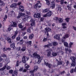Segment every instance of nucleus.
<instances>
[{
  "label": "nucleus",
  "instance_id": "nucleus-17",
  "mask_svg": "<svg viewBox=\"0 0 76 76\" xmlns=\"http://www.w3.org/2000/svg\"><path fill=\"white\" fill-rule=\"evenodd\" d=\"M70 59L72 60V61H74V62H76L75 61V60H76V58L74 56H71L70 57Z\"/></svg>",
  "mask_w": 76,
  "mask_h": 76
},
{
  "label": "nucleus",
  "instance_id": "nucleus-6",
  "mask_svg": "<svg viewBox=\"0 0 76 76\" xmlns=\"http://www.w3.org/2000/svg\"><path fill=\"white\" fill-rule=\"evenodd\" d=\"M19 8L20 10V11H21V12H24V10H25L24 9V7H23V6L20 5V6H19Z\"/></svg>",
  "mask_w": 76,
  "mask_h": 76
},
{
  "label": "nucleus",
  "instance_id": "nucleus-10",
  "mask_svg": "<svg viewBox=\"0 0 76 76\" xmlns=\"http://www.w3.org/2000/svg\"><path fill=\"white\" fill-rule=\"evenodd\" d=\"M11 26L12 27H17L18 26V24L16 22H13V24H11Z\"/></svg>",
  "mask_w": 76,
  "mask_h": 76
},
{
  "label": "nucleus",
  "instance_id": "nucleus-40",
  "mask_svg": "<svg viewBox=\"0 0 76 76\" xmlns=\"http://www.w3.org/2000/svg\"><path fill=\"white\" fill-rule=\"evenodd\" d=\"M60 74L61 75H64V73H66V72H65V71L64 70L62 72H60Z\"/></svg>",
  "mask_w": 76,
  "mask_h": 76
},
{
  "label": "nucleus",
  "instance_id": "nucleus-48",
  "mask_svg": "<svg viewBox=\"0 0 76 76\" xmlns=\"http://www.w3.org/2000/svg\"><path fill=\"white\" fill-rule=\"evenodd\" d=\"M60 20H59V23H61V22H63V20L62 19V18H59Z\"/></svg>",
  "mask_w": 76,
  "mask_h": 76
},
{
  "label": "nucleus",
  "instance_id": "nucleus-59",
  "mask_svg": "<svg viewBox=\"0 0 76 76\" xmlns=\"http://www.w3.org/2000/svg\"><path fill=\"white\" fill-rule=\"evenodd\" d=\"M23 70V67H22L19 69V71L20 72H22Z\"/></svg>",
  "mask_w": 76,
  "mask_h": 76
},
{
  "label": "nucleus",
  "instance_id": "nucleus-53",
  "mask_svg": "<svg viewBox=\"0 0 76 76\" xmlns=\"http://www.w3.org/2000/svg\"><path fill=\"white\" fill-rule=\"evenodd\" d=\"M19 61H17L16 63V65H15L16 66H19Z\"/></svg>",
  "mask_w": 76,
  "mask_h": 76
},
{
  "label": "nucleus",
  "instance_id": "nucleus-23",
  "mask_svg": "<svg viewBox=\"0 0 76 76\" xmlns=\"http://www.w3.org/2000/svg\"><path fill=\"white\" fill-rule=\"evenodd\" d=\"M16 3H14L13 4H11L10 5V7L11 8H13V7H16Z\"/></svg>",
  "mask_w": 76,
  "mask_h": 76
},
{
  "label": "nucleus",
  "instance_id": "nucleus-54",
  "mask_svg": "<svg viewBox=\"0 0 76 76\" xmlns=\"http://www.w3.org/2000/svg\"><path fill=\"white\" fill-rule=\"evenodd\" d=\"M16 39L17 41H19V40L20 39V37H17Z\"/></svg>",
  "mask_w": 76,
  "mask_h": 76
},
{
  "label": "nucleus",
  "instance_id": "nucleus-12",
  "mask_svg": "<svg viewBox=\"0 0 76 76\" xmlns=\"http://www.w3.org/2000/svg\"><path fill=\"white\" fill-rule=\"evenodd\" d=\"M7 40L8 43H10V44H12V39H11L9 37H7Z\"/></svg>",
  "mask_w": 76,
  "mask_h": 76
},
{
  "label": "nucleus",
  "instance_id": "nucleus-61",
  "mask_svg": "<svg viewBox=\"0 0 76 76\" xmlns=\"http://www.w3.org/2000/svg\"><path fill=\"white\" fill-rule=\"evenodd\" d=\"M69 63H70L69 62V61H67L66 62V65L67 66H68Z\"/></svg>",
  "mask_w": 76,
  "mask_h": 76
},
{
  "label": "nucleus",
  "instance_id": "nucleus-2",
  "mask_svg": "<svg viewBox=\"0 0 76 76\" xmlns=\"http://www.w3.org/2000/svg\"><path fill=\"white\" fill-rule=\"evenodd\" d=\"M36 57H37V58H38V63L39 64V63H40L41 62V61L42 60V59L41 58V56H40V55L39 54H38L37 55Z\"/></svg>",
  "mask_w": 76,
  "mask_h": 76
},
{
  "label": "nucleus",
  "instance_id": "nucleus-37",
  "mask_svg": "<svg viewBox=\"0 0 76 76\" xmlns=\"http://www.w3.org/2000/svg\"><path fill=\"white\" fill-rule=\"evenodd\" d=\"M69 20H70L69 18H67L65 19V20L66 22H67V23H68V22H69Z\"/></svg>",
  "mask_w": 76,
  "mask_h": 76
},
{
  "label": "nucleus",
  "instance_id": "nucleus-22",
  "mask_svg": "<svg viewBox=\"0 0 76 76\" xmlns=\"http://www.w3.org/2000/svg\"><path fill=\"white\" fill-rule=\"evenodd\" d=\"M33 37H34V34H31L29 36L28 38H29V39H32V38H33Z\"/></svg>",
  "mask_w": 76,
  "mask_h": 76
},
{
  "label": "nucleus",
  "instance_id": "nucleus-31",
  "mask_svg": "<svg viewBox=\"0 0 76 76\" xmlns=\"http://www.w3.org/2000/svg\"><path fill=\"white\" fill-rule=\"evenodd\" d=\"M63 61H58V62H57V63H58V65H62V64L63 63Z\"/></svg>",
  "mask_w": 76,
  "mask_h": 76
},
{
  "label": "nucleus",
  "instance_id": "nucleus-63",
  "mask_svg": "<svg viewBox=\"0 0 76 76\" xmlns=\"http://www.w3.org/2000/svg\"><path fill=\"white\" fill-rule=\"evenodd\" d=\"M66 25V23H63L62 24V26H65V25Z\"/></svg>",
  "mask_w": 76,
  "mask_h": 76
},
{
  "label": "nucleus",
  "instance_id": "nucleus-27",
  "mask_svg": "<svg viewBox=\"0 0 76 76\" xmlns=\"http://www.w3.org/2000/svg\"><path fill=\"white\" fill-rule=\"evenodd\" d=\"M64 45L66 47H69V44L67 42H64Z\"/></svg>",
  "mask_w": 76,
  "mask_h": 76
},
{
  "label": "nucleus",
  "instance_id": "nucleus-13",
  "mask_svg": "<svg viewBox=\"0 0 76 76\" xmlns=\"http://www.w3.org/2000/svg\"><path fill=\"white\" fill-rule=\"evenodd\" d=\"M25 57H26L25 56H23L22 58V61L23 63H26V62Z\"/></svg>",
  "mask_w": 76,
  "mask_h": 76
},
{
  "label": "nucleus",
  "instance_id": "nucleus-32",
  "mask_svg": "<svg viewBox=\"0 0 76 76\" xmlns=\"http://www.w3.org/2000/svg\"><path fill=\"white\" fill-rule=\"evenodd\" d=\"M26 48L25 47H23L21 49V50L22 51H25L26 50Z\"/></svg>",
  "mask_w": 76,
  "mask_h": 76
},
{
  "label": "nucleus",
  "instance_id": "nucleus-26",
  "mask_svg": "<svg viewBox=\"0 0 76 76\" xmlns=\"http://www.w3.org/2000/svg\"><path fill=\"white\" fill-rule=\"evenodd\" d=\"M38 69V66H34V70L35 72H37V70Z\"/></svg>",
  "mask_w": 76,
  "mask_h": 76
},
{
  "label": "nucleus",
  "instance_id": "nucleus-25",
  "mask_svg": "<svg viewBox=\"0 0 76 76\" xmlns=\"http://www.w3.org/2000/svg\"><path fill=\"white\" fill-rule=\"evenodd\" d=\"M72 63L71 64V67H75L76 65V62L72 61Z\"/></svg>",
  "mask_w": 76,
  "mask_h": 76
},
{
  "label": "nucleus",
  "instance_id": "nucleus-9",
  "mask_svg": "<svg viewBox=\"0 0 76 76\" xmlns=\"http://www.w3.org/2000/svg\"><path fill=\"white\" fill-rule=\"evenodd\" d=\"M45 64L46 66H48L49 68H51V66H52V65L51 64H49L48 62L46 63V62H45Z\"/></svg>",
  "mask_w": 76,
  "mask_h": 76
},
{
  "label": "nucleus",
  "instance_id": "nucleus-33",
  "mask_svg": "<svg viewBox=\"0 0 76 76\" xmlns=\"http://www.w3.org/2000/svg\"><path fill=\"white\" fill-rule=\"evenodd\" d=\"M18 26L20 28V29H22V28H23V26L22 25V24L21 23L19 24Z\"/></svg>",
  "mask_w": 76,
  "mask_h": 76
},
{
  "label": "nucleus",
  "instance_id": "nucleus-11",
  "mask_svg": "<svg viewBox=\"0 0 76 76\" xmlns=\"http://www.w3.org/2000/svg\"><path fill=\"white\" fill-rule=\"evenodd\" d=\"M48 17H50L51 16V15H53V12L50 11L48 12L47 13Z\"/></svg>",
  "mask_w": 76,
  "mask_h": 76
},
{
  "label": "nucleus",
  "instance_id": "nucleus-52",
  "mask_svg": "<svg viewBox=\"0 0 76 76\" xmlns=\"http://www.w3.org/2000/svg\"><path fill=\"white\" fill-rule=\"evenodd\" d=\"M25 18H26L27 19H29V17L28 15H25L24 16Z\"/></svg>",
  "mask_w": 76,
  "mask_h": 76
},
{
  "label": "nucleus",
  "instance_id": "nucleus-49",
  "mask_svg": "<svg viewBox=\"0 0 76 76\" xmlns=\"http://www.w3.org/2000/svg\"><path fill=\"white\" fill-rule=\"evenodd\" d=\"M70 72L71 73H73L75 72V71H74V69L72 68L71 69L70 71Z\"/></svg>",
  "mask_w": 76,
  "mask_h": 76
},
{
  "label": "nucleus",
  "instance_id": "nucleus-14",
  "mask_svg": "<svg viewBox=\"0 0 76 76\" xmlns=\"http://www.w3.org/2000/svg\"><path fill=\"white\" fill-rule=\"evenodd\" d=\"M31 22L30 23V25L31 26H34V25H35V21L33 20V19H31Z\"/></svg>",
  "mask_w": 76,
  "mask_h": 76
},
{
  "label": "nucleus",
  "instance_id": "nucleus-39",
  "mask_svg": "<svg viewBox=\"0 0 76 76\" xmlns=\"http://www.w3.org/2000/svg\"><path fill=\"white\" fill-rule=\"evenodd\" d=\"M62 65L64 67H66V66H67V65L66 64H65L64 62L63 61L62 62Z\"/></svg>",
  "mask_w": 76,
  "mask_h": 76
},
{
  "label": "nucleus",
  "instance_id": "nucleus-18",
  "mask_svg": "<svg viewBox=\"0 0 76 76\" xmlns=\"http://www.w3.org/2000/svg\"><path fill=\"white\" fill-rule=\"evenodd\" d=\"M10 47L11 48H12L13 49H15L16 47H15V44L13 43L10 45Z\"/></svg>",
  "mask_w": 76,
  "mask_h": 76
},
{
  "label": "nucleus",
  "instance_id": "nucleus-56",
  "mask_svg": "<svg viewBox=\"0 0 76 76\" xmlns=\"http://www.w3.org/2000/svg\"><path fill=\"white\" fill-rule=\"evenodd\" d=\"M26 28V27L25 26L24 28H22L21 29V31H25Z\"/></svg>",
  "mask_w": 76,
  "mask_h": 76
},
{
  "label": "nucleus",
  "instance_id": "nucleus-46",
  "mask_svg": "<svg viewBox=\"0 0 76 76\" xmlns=\"http://www.w3.org/2000/svg\"><path fill=\"white\" fill-rule=\"evenodd\" d=\"M3 51H7V48L6 47H4L3 49Z\"/></svg>",
  "mask_w": 76,
  "mask_h": 76
},
{
  "label": "nucleus",
  "instance_id": "nucleus-20",
  "mask_svg": "<svg viewBox=\"0 0 76 76\" xmlns=\"http://www.w3.org/2000/svg\"><path fill=\"white\" fill-rule=\"evenodd\" d=\"M38 3L37 4H38V5H39L38 6V8H41V6L42 5V4H41V3H40V1H37Z\"/></svg>",
  "mask_w": 76,
  "mask_h": 76
},
{
  "label": "nucleus",
  "instance_id": "nucleus-1",
  "mask_svg": "<svg viewBox=\"0 0 76 76\" xmlns=\"http://www.w3.org/2000/svg\"><path fill=\"white\" fill-rule=\"evenodd\" d=\"M69 35L68 34H66L64 36V37H63L61 39V41L62 42H63L66 41V38H69Z\"/></svg>",
  "mask_w": 76,
  "mask_h": 76
},
{
  "label": "nucleus",
  "instance_id": "nucleus-35",
  "mask_svg": "<svg viewBox=\"0 0 76 76\" xmlns=\"http://www.w3.org/2000/svg\"><path fill=\"white\" fill-rule=\"evenodd\" d=\"M1 57H3L4 58L5 57L7 58V56H6V55H5L4 53L3 54H2L1 55Z\"/></svg>",
  "mask_w": 76,
  "mask_h": 76
},
{
  "label": "nucleus",
  "instance_id": "nucleus-19",
  "mask_svg": "<svg viewBox=\"0 0 76 76\" xmlns=\"http://www.w3.org/2000/svg\"><path fill=\"white\" fill-rule=\"evenodd\" d=\"M49 10H50V9H49L46 8V9L43 10L42 12L45 13H47V12H48Z\"/></svg>",
  "mask_w": 76,
  "mask_h": 76
},
{
  "label": "nucleus",
  "instance_id": "nucleus-16",
  "mask_svg": "<svg viewBox=\"0 0 76 76\" xmlns=\"http://www.w3.org/2000/svg\"><path fill=\"white\" fill-rule=\"evenodd\" d=\"M7 66L6 65H5L4 66L1 68L0 69V71H3L4 70H5L6 69Z\"/></svg>",
  "mask_w": 76,
  "mask_h": 76
},
{
  "label": "nucleus",
  "instance_id": "nucleus-30",
  "mask_svg": "<svg viewBox=\"0 0 76 76\" xmlns=\"http://www.w3.org/2000/svg\"><path fill=\"white\" fill-rule=\"evenodd\" d=\"M74 43L72 42H70L69 44V48H72V45H73Z\"/></svg>",
  "mask_w": 76,
  "mask_h": 76
},
{
  "label": "nucleus",
  "instance_id": "nucleus-42",
  "mask_svg": "<svg viewBox=\"0 0 76 76\" xmlns=\"http://www.w3.org/2000/svg\"><path fill=\"white\" fill-rule=\"evenodd\" d=\"M14 75H18V71H14L13 72Z\"/></svg>",
  "mask_w": 76,
  "mask_h": 76
},
{
  "label": "nucleus",
  "instance_id": "nucleus-7",
  "mask_svg": "<svg viewBox=\"0 0 76 76\" xmlns=\"http://www.w3.org/2000/svg\"><path fill=\"white\" fill-rule=\"evenodd\" d=\"M54 38L56 39L59 40L60 39V35L58 34H56V35L54 36Z\"/></svg>",
  "mask_w": 76,
  "mask_h": 76
},
{
  "label": "nucleus",
  "instance_id": "nucleus-50",
  "mask_svg": "<svg viewBox=\"0 0 76 76\" xmlns=\"http://www.w3.org/2000/svg\"><path fill=\"white\" fill-rule=\"evenodd\" d=\"M13 72V71L12 69H10L9 70V73H10V74H12Z\"/></svg>",
  "mask_w": 76,
  "mask_h": 76
},
{
  "label": "nucleus",
  "instance_id": "nucleus-28",
  "mask_svg": "<svg viewBox=\"0 0 76 76\" xmlns=\"http://www.w3.org/2000/svg\"><path fill=\"white\" fill-rule=\"evenodd\" d=\"M1 0H0V6H4L5 4L4 3L3 1H1Z\"/></svg>",
  "mask_w": 76,
  "mask_h": 76
},
{
  "label": "nucleus",
  "instance_id": "nucleus-44",
  "mask_svg": "<svg viewBox=\"0 0 76 76\" xmlns=\"http://www.w3.org/2000/svg\"><path fill=\"white\" fill-rule=\"evenodd\" d=\"M27 32H28V33H31V31L30 28L29 27L28 29L27 30Z\"/></svg>",
  "mask_w": 76,
  "mask_h": 76
},
{
  "label": "nucleus",
  "instance_id": "nucleus-64",
  "mask_svg": "<svg viewBox=\"0 0 76 76\" xmlns=\"http://www.w3.org/2000/svg\"><path fill=\"white\" fill-rule=\"evenodd\" d=\"M72 28L74 29V30H75V31H76V27H75V26H73Z\"/></svg>",
  "mask_w": 76,
  "mask_h": 76
},
{
  "label": "nucleus",
  "instance_id": "nucleus-58",
  "mask_svg": "<svg viewBox=\"0 0 76 76\" xmlns=\"http://www.w3.org/2000/svg\"><path fill=\"white\" fill-rule=\"evenodd\" d=\"M33 55L34 56L36 57L37 55H38V54H37V53L35 52L33 54Z\"/></svg>",
  "mask_w": 76,
  "mask_h": 76
},
{
  "label": "nucleus",
  "instance_id": "nucleus-43",
  "mask_svg": "<svg viewBox=\"0 0 76 76\" xmlns=\"http://www.w3.org/2000/svg\"><path fill=\"white\" fill-rule=\"evenodd\" d=\"M48 39V37H47L46 38H44L43 40V42H46Z\"/></svg>",
  "mask_w": 76,
  "mask_h": 76
},
{
  "label": "nucleus",
  "instance_id": "nucleus-45",
  "mask_svg": "<svg viewBox=\"0 0 76 76\" xmlns=\"http://www.w3.org/2000/svg\"><path fill=\"white\" fill-rule=\"evenodd\" d=\"M46 4H47L48 5H49V4H50V1L48 0H46Z\"/></svg>",
  "mask_w": 76,
  "mask_h": 76
},
{
  "label": "nucleus",
  "instance_id": "nucleus-34",
  "mask_svg": "<svg viewBox=\"0 0 76 76\" xmlns=\"http://www.w3.org/2000/svg\"><path fill=\"white\" fill-rule=\"evenodd\" d=\"M53 44L54 46H56L57 45H58V43H57V42H53Z\"/></svg>",
  "mask_w": 76,
  "mask_h": 76
},
{
  "label": "nucleus",
  "instance_id": "nucleus-29",
  "mask_svg": "<svg viewBox=\"0 0 76 76\" xmlns=\"http://www.w3.org/2000/svg\"><path fill=\"white\" fill-rule=\"evenodd\" d=\"M7 15H5V16H4L3 18L4 20H3V22H6V20L7 19Z\"/></svg>",
  "mask_w": 76,
  "mask_h": 76
},
{
  "label": "nucleus",
  "instance_id": "nucleus-62",
  "mask_svg": "<svg viewBox=\"0 0 76 76\" xmlns=\"http://www.w3.org/2000/svg\"><path fill=\"white\" fill-rule=\"evenodd\" d=\"M11 29H12L11 28V27H8V31H11Z\"/></svg>",
  "mask_w": 76,
  "mask_h": 76
},
{
  "label": "nucleus",
  "instance_id": "nucleus-57",
  "mask_svg": "<svg viewBox=\"0 0 76 76\" xmlns=\"http://www.w3.org/2000/svg\"><path fill=\"white\" fill-rule=\"evenodd\" d=\"M11 12L12 15H15V13L13 11H12Z\"/></svg>",
  "mask_w": 76,
  "mask_h": 76
},
{
  "label": "nucleus",
  "instance_id": "nucleus-24",
  "mask_svg": "<svg viewBox=\"0 0 76 76\" xmlns=\"http://www.w3.org/2000/svg\"><path fill=\"white\" fill-rule=\"evenodd\" d=\"M57 53L56 52H53L52 53V55L53 56V57H56V56H57Z\"/></svg>",
  "mask_w": 76,
  "mask_h": 76
},
{
  "label": "nucleus",
  "instance_id": "nucleus-41",
  "mask_svg": "<svg viewBox=\"0 0 76 76\" xmlns=\"http://www.w3.org/2000/svg\"><path fill=\"white\" fill-rule=\"evenodd\" d=\"M51 51H49L48 53L47 56L48 57H50V55H51Z\"/></svg>",
  "mask_w": 76,
  "mask_h": 76
},
{
  "label": "nucleus",
  "instance_id": "nucleus-55",
  "mask_svg": "<svg viewBox=\"0 0 76 76\" xmlns=\"http://www.w3.org/2000/svg\"><path fill=\"white\" fill-rule=\"evenodd\" d=\"M58 10L59 12H61V8L60 7H58Z\"/></svg>",
  "mask_w": 76,
  "mask_h": 76
},
{
  "label": "nucleus",
  "instance_id": "nucleus-51",
  "mask_svg": "<svg viewBox=\"0 0 76 76\" xmlns=\"http://www.w3.org/2000/svg\"><path fill=\"white\" fill-rule=\"evenodd\" d=\"M38 4L37 3L34 5V8H35V9H37V8L38 7Z\"/></svg>",
  "mask_w": 76,
  "mask_h": 76
},
{
  "label": "nucleus",
  "instance_id": "nucleus-15",
  "mask_svg": "<svg viewBox=\"0 0 76 76\" xmlns=\"http://www.w3.org/2000/svg\"><path fill=\"white\" fill-rule=\"evenodd\" d=\"M50 47H51V46H52L51 43H50L49 44L45 45L44 46V48H46V47H47V48H50Z\"/></svg>",
  "mask_w": 76,
  "mask_h": 76
},
{
  "label": "nucleus",
  "instance_id": "nucleus-4",
  "mask_svg": "<svg viewBox=\"0 0 76 76\" xmlns=\"http://www.w3.org/2000/svg\"><path fill=\"white\" fill-rule=\"evenodd\" d=\"M25 14L24 13L22 12L18 14V16L17 17V18L19 19H20V18L21 16H25Z\"/></svg>",
  "mask_w": 76,
  "mask_h": 76
},
{
  "label": "nucleus",
  "instance_id": "nucleus-47",
  "mask_svg": "<svg viewBox=\"0 0 76 76\" xmlns=\"http://www.w3.org/2000/svg\"><path fill=\"white\" fill-rule=\"evenodd\" d=\"M67 8H68L69 10V11H71V7H70V6H69V5H67Z\"/></svg>",
  "mask_w": 76,
  "mask_h": 76
},
{
  "label": "nucleus",
  "instance_id": "nucleus-38",
  "mask_svg": "<svg viewBox=\"0 0 76 76\" xmlns=\"http://www.w3.org/2000/svg\"><path fill=\"white\" fill-rule=\"evenodd\" d=\"M64 0H61L59 1V2H60V4H64Z\"/></svg>",
  "mask_w": 76,
  "mask_h": 76
},
{
  "label": "nucleus",
  "instance_id": "nucleus-36",
  "mask_svg": "<svg viewBox=\"0 0 76 76\" xmlns=\"http://www.w3.org/2000/svg\"><path fill=\"white\" fill-rule=\"evenodd\" d=\"M27 44H28V45H31L32 44V41H27Z\"/></svg>",
  "mask_w": 76,
  "mask_h": 76
},
{
  "label": "nucleus",
  "instance_id": "nucleus-21",
  "mask_svg": "<svg viewBox=\"0 0 76 76\" xmlns=\"http://www.w3.org/2000/svg\"><path fill=\"white\" fill-rule=\"evenodd\" d=\"M45 30L47 32H50V31H51V29L50 28H47V27H46L45 28Z\"/></svg>",
  "mask_w": 76,
  "mask_h": 76
},
{
  "label": "nucleus",
  "instance_id": "nucleus-3",
  "mask_svg": "<svg viewBox=\"0 0 76 76\" xmlns=\"http://www.w3.org/2000/svg\"><path fill=\"white\" fill-rule=\"evenodd\" d=\"M18 31H15L14 35L12 36L11 37L12 39H15V38L16 37V36H17V35H18Z\"/></svg>",
  "mask_w": 76,
  "mask_h": 76
},
{
  "label": "nucleus",
  "instance_id": "nucleus-60",
  "mask_svg": "<svg viewBox=\"0 0 76 76\" xmlns=\"http://www.w3.org/2000/svg\"><path fill=\"white\" fill-rule=\"evenodd\" d=\"M26 13L27 14V15H31V12H28V11H26Z\"/></svg>",
  "mask_w": 76,
  "mask_h": 76
},
{
  "label": "nucleus",
  "instance_id": "nucleus-5",
  "mask_svg": "<svg viewBox=\"0 0 76 76\" xmlns=\"http://www.w3.org/2000/svg\"><path fill=\"white\" fill-rule=\"evenodd\" d=\"M34 17L36 18H41V14L39 13H37V14H35L34 15Z\"/></svg>",
  "mask_w": 76,
  "mask_h": 76
},
{
  "label": "nucleus",
  "instance_id": "nucleus-8",
  "mask_svg": "<svg viewBox=\"0 0 76 76\" xmlns=\"http://www.w3.org/2000/svg\"><path fill=\"white\" fill-rule=\"evenodd\" d=\"M51 6L52 9H54V8H55V7L56 6V4H55V2L53 1H52L51 2Z\"/></svg>",
  "mask_w": 76,
  "mask_h": 76
}]
</instances>
